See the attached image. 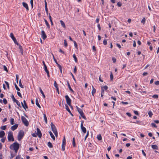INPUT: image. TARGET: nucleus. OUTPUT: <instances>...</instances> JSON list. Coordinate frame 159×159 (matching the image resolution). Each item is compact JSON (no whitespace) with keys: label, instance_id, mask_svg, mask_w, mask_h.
<instances>
[{"label":"nucleus","instance_id":"a18cd8bd","mask_svg":"<svg viewBox=\"0 0 159 159\" xmlns=\"http://www.w3.org/2000/svg\"><path fill=\"white\" fill-rule=\"evenodd\" d=\"M64 44L65 47H66L67 46V43L66 39L64 40Z\"/></svg>","mask_w":159,"mask_h":159},{"label":"nucleus","instance_id":"0e129e2a","mask_svg":"<svg viewBox=\"0 0 159 159\" xmlns=\"http://www.w3.org/2000/svg\"><path fill=\"white\" fill-rule=\"evenodd\" d=\"M148 73L147 72H144L143 73V76H145L146 75H148Z\"/></svg>","mask_w":159,"mask_h":159},{"label":"nucleus","instance_id":"13d9d810","mask_svg":"<svg viewBox=\"0 0 159 159\" xmlns=\"http://www.w3.org/2000/svg\"><path fill=\"white\" fill-rule=\"evenodd\" d=\"M154 83L156 85H159V81H155Z\"/></svg>","mask_w":159,"mask_h":159},{"label":"nucleus","instance_id":"2eb2a0df","mask_svg":"<svg viewBox=\"0 0 159 159\" xmlns=\"http://www.w3.org/2000/svg\"><path fill=\"white\" fill-rule=\"evenodd\" d=\"M5 135V133L3 131H0V138H2Z\"/></svg>","mask_w":159,"mask_h":159},{"label":"nucleus","instance_id":"3c124183","mask_svg":"<svg viewBox=\"0 0 159 159\" xmlns=\"http://www.w3.org/2000/svg\"><path fill=\"white\" fill-rule=\"evenodd\" d=\"M151 125L152 126V127H153L156 128L157 127V126L154 123H152L151 124Z\"/></svg>","mask_w":159,"mask_h":159},{"label":"nucleus","instance_id":"9b49d317","mask_svg":"<svg viewBox=\"0 0 159 159\" xmlns=\"http://www.w3.org/2000/svg\"><path fill=\"white\" fill-rule=\"evenodd\" d=\"M22 4L23 6L24 7H25L27 11L29 10V7H28V5L26 3L24 2H23L22 3Z\"/></svg>","mask_w":159,"mask_h":159},{"label":"nucleus","instance_id":"5701e85b","mask_svg":"<svg viewBox=\"0 0 159 159\" xmlns=\"http://www.w3.org/2000/svg\"><path fill=\"white\" fill-rule=\"evenodd\" d=\"M97 139L99 140H102V137L101 134H99L98 135H97Z\"/></svg>","mask_w":159,"mask_h":159},{"label":"nucleus","instance_id":"f3484780","mask_svg":"<svg viewBox=\"0 0 159 159\" xmlns=\"http://www.w3.org/2000/svg\"><path fill=\"white\" fill-rule=\"evenodd\" d=\"M67 85H68V88L69 89V90L71 92H74V91L73 90L71 89V87H70V85L69 82V81H67Z\"/></svg>","mask_w":159,"mask_h":159},{"label":"nucleus","instance_id":"2f4dec72","mask_svg":"<svg viewBox=\"0 0 159 159\" xmlns=\"http://www.w3.org/2000/svg\"><path fill=\"white\" fill-rule=\"evenodd\" d=\"M23 104H24V107H25V108H26H26H28V106L26 104V103L25 101V100H24V101H23Z\"/></svg>","mask_w":159,"mask_h":159},{"label":"nucleus","instance_id":"69168bd1","mask_svg":"<svg viewBox=\"0 0 159 159\" xmlns=\"http://www.w3.org/2000/svg\"><path fill=\"white\" fill-rule=\"evenodd\" d=\"M116 45L119 48H121L120 45L119 43H116Z\"/></svg>","mask_w":159,"mask_h":159},{"label":"nucleus","instance_id":"bb28decb","mask_svg":"<svg viewBox=\"0 0 159 159\" xmlns=\"http://www.w3.org/2000/svg\"><path fill=\"white\" fill-rule=\"evenodd\" d=\"M54 85L55 86V87L58 90V87L57 85V83L56 81H54Z\"/></svg>","mask_w":159,"mask_h":159},{"label":"nucleus","instance_id":"de8ad7c7","mask_svg":"<svg viewBox=\"0 0 159 159\" xmlns=\"http://www.w3.org/2000/svg\"><path fill=\"white\" fill-rule=\"evenodd\" d=\"M5 83L6 84V85H7L8 89H9V84L6 81H5Z\"/></svg>","mask_w":159,"mask_h":159},{"label":"nucleus","instance_id":"a19ab883","mask_svg":"<svg viewBox=\"0 0 159 159\" xmlns=\"http://www.w3.org/2000/svg\"><path fill=\"white\" fill-rule=\"evenodd\" d=\"M104 90L103 89H101V97H103V94H104Z\"/></svg>","mask_w":159,"mask_h":159},{"label":"nucleus","instance_id":"6e6552de","mask_svg":"<svg viewBox=\"0 0 159 159\" xmlns=\"http://www.w3.org/2000/svg\"><path fill=\"white\" fill-rule=\"evenodd\" d=\"M65 98L66 99V102L70 106V104H71V100L69 97L68 95L65 96Z\"/></svg>","mask_w":159,"mask_h":159},{"label":"nucleus","instance_id":"e2e57ef3","mask_svg":"<svg viewBox=\"0 0 159 159\" xmlns=\"http://www.w3.org/2000/svg\"><path fill=\"white\" fill-rule=\"evenodd\" d=\"M126 114L129 117H130L131 116V115L130 113L127 112Z\"/></svg>","mask_w":159,"mask_h":159},{"label":"nucleus","instance_id":"4be33fe9","mask_svg":"<svg viewBox=\"0 0 159 159\" xmlns=\"http://www.w3.org/2000/svg\"><path fill=\"white\" fill-rule=\"evenodd\" d=\"M43 115L44 119V120L45 122L46 123H47V118L45 114H43Z\"/></svg>","mask_w":159,"mask_h":159},{"label":"nucleus","instance_id":"864d4df0","mask_svg":"<svg viewBox=\"0 0 159 159\" xmlns=\"http://www.w3.org/2000/svg\"><path fill=\"white\" fill-rule=\"evenodd\" d=\"M17 94L20 97L22 98V96L20 93L19 92H17Z\"/></svg>","mask_w":159,"mask_h":159},{"label":"nucleus","instance_id":"f257e3e1","mask_svg":"<svg viewBox=\"0 0 159 159\" xmlns=\"http://www.w3.org/2000/svg\"><path fill=\"white\" fill-rule=\"evenodd\" d=\"M19 144L17 142H16L11 145L10 148L11 149L14 150L15 152L16 153L19 149Z\"/></svg>","mask_w":159,"mask_h":159},{"label":"nucleus","instance_id":"09e8293b","mask_svg":"<svg viewBox=\"0 0 159 159\" xmlns=\"http://www.w3.org/2000/svg\"><path fill=\"white\" fill-rule=\"evenodd\" d=\"M3 102L5 104H6L7 103V101L5 98L3 99Z\"/></svg>","mask_w":159,"mask_h":159},{"label":"nucleus","instance_id":"c9c22d12","mask_svg":"<svg viewBox=\"0 0 159 159\" xmlns=\"http://www.w3.org/2000/svg\"><path fill=\"white\" fill-rule=\"evenodd\" d=\"M148 114L149 116L150 117H151L152 115H153L152 113L150 111L148 112Z\"/></svg>","mask_w":159,"mask_h":159},{"label":"nucleus","instance_id":"c03bdc74","mask_svg":"<svg viewBox=\"0 0 159 159\" xmlns=\"http://www.w3.org/2000/svg\"><path fill=\"white\" fill-rule=\"evenodd\" d=\"M107 43V41L106 39H104L103 41V44L104 45H106Z\"/></svg>","mask_w":159,"mask_h":159},{"label":"nucleus","instance_id":"bf43d9fd","mask_svg":"<svg viewBox=\"0 0 159 159\" xmlns=\"http://www.w3.org/2000/svg\"><path fill=\"white\" fill-rule=\"evenodd\" d=\"M142 153L143 154V155H144V156L145 157H146V153H145V152H144V150H142Z\"/></svg>","mask_w":159,"mask_h":159},{"label":"nucleus","instance_id":"7ed1b4c3","mask_svg":"<svg viewBox=\"0 0 159 159\" xmlns=\"http://www.w3.org/2000/svg\"><path fill=\"white\" fill-rule=\"evenodd\" d=\"M8 139L9 141H13L14 138L13 135V133L11 131H9L8 134Z\"/></svg>","mask_w":159,"mask_h":159},{"label":"nucleus","instance_id":"774afa93","mask_svg":"<svg viewBox=\"0 0 159 159\" xmlns=\"http://www.w3.org/2000/svg\"><path fill=\"white\" fill-rule=\"evenodd\" d=\"M1 141L2 142V143H4L5 142V138H2L1 139Z\"/></svg>","mask_w":159,"mask_h":159},{"label":"nucleus","instance_id":"338daca9","mask_svg":"<svg viewBox=\"0 0 159 159\" xmlns=\"http://www.w3.org/2000/svg\"><path fill=\"white\" fill-rule=\"evenodd\" d=\"M117 5L119 7H120L121 6L122 4L119 2H118L117 3Z\"/></svg>","mask_w":159,"mask_h":159},{"label":"nucleus","instance_id":"c756f323","mask_svg":"<svg viewBox=\"0 0 159 159\" xmlns=\"http://www.w3.org/2000/svg\"><path fill=\"white\" fill-rule=\"evenodd\" d=\"M10 124L11 125L14 124V119L13 118H11L10 120Z\"/></svg>","mask_w":159,"mask_h":159},{"label":"nucleus","instance_id":"f704fd0d","mask_svg":"<svg viewBox=\"0 0 159 159\" xmlns=\"http://www.w3.org/2000/svg\"><path fill=\"white\" fill-rule=\"evenodd\" d=\"M73 57L75 61L76 62L77 61V59L75 54H74L73 55Z\"/></svg>","mask_w":159,"mask_h":159},{"label":"nucleus","instance_id":"ddd939ff","mask_svg":"<svg viewBox=\"0 0 159 159\" xmlns=\"http://www.w3.org/2000/svg\"><path fill=\"white\" fill-rule=\"evenodd\" d=\"M66 107V110L72 116L73 115L71 113L70 110L68 106L66 104H65V105Z\"/></svg>","mask_w":159,"mask_h":159},{"label":"nucleus","instance_id":"603ef678","mask_svg":"<svg viewBox=\"0 0 159 159\" xmlns=\"http://www.w3.org/2000/svg\"><path fill=\"white\" fill-rule=\"evenodd\" d=\"M74 43V46L75 47L77 48V43H76V42L75 41H73Z\"/></svg>","mask_w":159,"mask_h":159},{"label":"nucleus","instance_id":"423d86ee","mask_svg":"<svg viewBox=\"0 0 159 159\" xmlns=\"http://www.w3.org/2000/svg\"><path fill=\"white\" fill-rule=\"evenodd\" d=\"M22 122L26 126H28L29 125V123L26 118L24 116H22L21 117Z\"/></svg>","mask_w":159,"mask_h":159},{"label":"nucleus","instance_id":"c85d7f7f","mask_svg":"<svg viewBox=\"0 0 159 159\" xmlns=\"http://www.w3.org/2000/svg\"><path fill=\"white\" fill-rule=\"evenodd\" d=\"M48 147L50 148H52L53 147V146L52 143L50 142H48Z\"/></svg>","mask_w":159,"mask_h":159},{"label":"nucleus","instance_id":"39448f33","mask_svg":"<svg viewBox=\"0 0 159 159\" xmlns=\"http://www.w3.org/2000/svg\"><path fill=\"white\" fill-rule=\"evenodd\" d=\"M42 63H43V64L44 66V70L47 73V76L48 77H50L49 73V71L48 70L47 67L46 66L45 64V63L44 61H43Z\"/></svg>","mask_w":159,"mask_h":159},{"label":"nucleus","instance_id":"a211bd4d","mask_svg":"<svg viewBox=\"0 0 159 159\" xmlns=\"http://www.w3.org/2000/svg\"><path fill=\"white\" fill-rule=\"evenodd\" d=\"M10 36L11 37V38L13 40H13L16 41V39L14 36L13 34L12 33H10Z\"/></svg>","mask_w":159,"mask_h":159},{"label":"nucleus","instance_id":"ea45409f","mask_svg":"<svg viewBox=\"0 0 159 159\" xmlns=\"http://www.w3.org/2000/svg\"><path fill=\"white\" fill-rule=\"evenodd\" d=\"M19 107H21L20 102L17 100L15 102Z\"/></svg>","mask_w":159,"mask_h":159},{"label":"nucleus","instance_id":"6e6d98bb","mask_svg":"<svg viewBox=\"0 0 159 159\" xmlns=\"http://www.w3.org/2000/svg\"><path fill=\"white\" fill-rule=\"evenodd\" d=\"M62 150L64 151L65 150V145H61Z\"/></svg>","mask_w":159,"mask_h":159},{"label":"nucleus","instance_id":"9d476101","mask_svg":"<svg viewBox=\"0 0 159 159\" xmlns=\"http://www.w3.org/2000/svg\"><path fill=\"white\" fill-rule=\"evenodd\" d=\"M18 126V124H15L14 125L12 126L11 127V129L12 131H14L16 129H17Z\"/></svg>","mask_w":159,"mask_h":159},{"label":"nucleus","instance_id":"49530a36","mask_svg":"<svg viewBox=\"0 0 159 159\" xmlns=\"http://www.w3.org/2000/svg\"><path fill=\"white\" fill-rule=\"evenodd\" d=\"M158 96L157 94H155L152 96V97L155 98H158Z\"/></svg>","mask_w":159,"mask_h":159},{"label":"nucleus","instance_id":"f03ea898","mask_svg":"<svg viewBox=\"0 0 159 159\" xmlns=\"http://www.w3.org/2000/svg\"><path fill=\"white\" fill-rule=\"evenodd\" d=\"M51 126L52 131L54 133L56 137H57V136L58 133L55 126L52 122H51Z\"/></svg>","mask_w":159,"mask_h":159},{"label":"nucleus","instance_id":"37998d69","mask_svg":"<svg viewBox=\"0 0 159 159\" xmlns=\"http://www.w3.org/2000/svg\"><path fill=\"white\" fill-rule=\"evenodd\" d=\"M6 125L2 126L1 127V129L3 130H5L6 129Z\"/></svg>","mask_w":159,"mask_h":159},{"label":"nucleus","instance_id":"72a5a7b5","mask_svg":"<svg viewBox=\"0 0 159 159\" xmlns=\"http://www.w3.org/2000/svg\"><path fill=\"white\" fill-rule=\"evenodd\" d=\"M145 21H146V19L145 17H144L142 19V20L141 21V23L143 25L145 24Z\"/></svg>","mask_w":159,"mask_h":159},{"label":"nucleus","instance_id":"393cba45","mask_svg":"<svg viewBox=\"0 0 159 159\" xmlns=\"http://www.w3.org/2000/svg\"><path fill=\"white\" fill-rule=\"evenodd\" d=\"M40 93L42 95L43 98H45V95L44 94L43 92V91L41 89H40Z\"/></svg>","mask_w":159,"mask_h":159},{"label":"nucleus","instance_id":"aec40b11","mask_svg":"<svg viewBox=\"0 0 159 159\" xmlns=\"http://www.w3.org/2000/svg\"><path fill=\"white\" fill-rule=\"evenodd\" d=\"M151 147L153 149H158V147L156 145H152Z\"/></svg>","mask_w":159,"mask_h":159},{"label":"nucleus","instance_id":"20e7f679","mask_svg":"<svg viewBox=\"0 0 159 159\" xmlns=\"http://www.w3.org/2000/svg\"><path fill=\"white\" fill-rule=\"evenodd\" d=\"M24 135V132L22 130H20L18 135V139L20 141L23 138Z\"/></svg>","mask_w":159,"mask_h":159},{"label":"nucleus","instance_id":"79ce46f5","mask_svg":"<svg viewBox=\"0 0 159 159\" xmlns=\"http://www.w3.org/2000/svg\"><path fill=\"white\" fill-rule=\"evenodd\" d=\"M49 19H50V22H51V25H53V22H52V19L51 16H49Z\"/></svg>","mask_w":159,"mask_h":159},{"label":"nucleus","instance_id":"cd10ccee","mask_svg":"<svg viewBox=\"0 0 159 159\" xmlns=\"http://www.w3.org/2000/svg\"><path fill=\"white\" fill-rule=\"evenodd\" d=\"M35 102H36V104L37 105V106L39 107L40 108V105L39 104L38 99L37 98L36 99Z\"/></svg>","mask_w":159,"mask_h":159},{"label":"nucleus","instance_id":"4c0bfd02","mask_svg":"<svg viewBox=\"0 0 159 159\" xmlns=\"http://www.w3.org/2000/svg\"><path fill=\"white\" fill-rule=\"evenodd\" d=\"M103 89L104 90H107L108 89V87L107 86L105 85L103 87H101V89Z\"/></svg>","mask_w":159,"mask_h":159},{"label":"nucleus","instance_id":"dca6fc26","mask_svg":"<svg viewBox=\"0 0 159 159\" xmlns=\"http://www.w3.org/2000/svg\"><path fill=\"white\" fill-rule=\"evenodd\" d=\"M92 94L93 96H94V93L96 92V89L94 88L93 86H92Z\"/></svg>","mask_w":159,"mask_h":159},{"label":"nucleus","instance_id":"a878e982","mask_svg":"<svg viewBox=\"0 0 159 159\" xmlns=\"http://www.w3.org/2000/svg\"><path fill=\"white\" fill-rule=\"evenodd\" d=\"M19 49L20 50V52L22 54H23V51L22 46L21 45H19Z\"/></svg>","mask_w":159,"mask_h":159},{"label":"nucleus","instance_id":"5fc2aeb1","mask_svg":"<svg viewBox=\"0 0 159 159\" xmlns=\"http://www.w3.org/2000/svg\"><path fill=\"white\" fill-rule=\"evenodd\" d=\"M110 79L111 80H112L113 79V75H112V72H111V74H110Z\"/></svg>","mask_w":159,"mask_h":159},{"label":"nucleus","instance_id":"0eeeda50","mask_svg":"<svg viewBox=\"0 0 159 159\" xmlns=\"http://www.w3.org/2000/svg\"><path fill=\"white\" fill-rule=\"evenodd\" d=\"M37 133L35 132V133L32 134V135L34 137H36L38 136L40 138V129L39 128H37Z\"/></svg>","mask_w":159,"mask_h":159},{"label":"nucleus","instance_id":"6ab92c4d","mask_svg":"<svg viewBox=\"0 0 159 159\" xmlns=\"http://www.w3.org/2000/svg\"><path fill=\"white\" fill-rule=\"evenodd\" d=\"M49 134L51 137L52 138V139L54 140H55V137L54 136V135H53L52 133L50 131L49 132Z\"/></svg>","mask_w":159,"mask_h":159},{"label":"nucleus","instance_id":"4d7b16f0","mask_svg":"<svg viewBox=\"0 0 159 159\" xmlns=\"http://www.w3.org/2000/svg\"><path fill=\"white\" fill-rule=\"evenodd\" d=\"M16 83H18V75H16Z\"/></svg>","mask_w":159,"mask_h":159},{"label":"nucleus","instance_id":"1a4fd4ad","mask_svg":"<svg viewBox=\"0 0 159 159\" xmlns=\"http://www.w3.org/2000/svg\"><path fill=\"white\" fill-rule=\"evenodd\" d=\"M41 35L42 38L44 40L47 37V35L43 30L42 31Z\"/></svg>","mask_w":159,"mask_h":159},{"label":"nucleus","instance_id":"b1692460","mask_svg":"<svg viewBox=\"0 0 159 159\" xmlns=\"http://www.w3.org/2000/svg\"><path fill=\"white\" fill-rule=\"evenodd\" d=\"M72 145H73V146L74 147H75L76 144H75V138H73V141H72Z\"/></svg>","mask_w":159,"mask_h":159},{"label":"nucleus","instance_id":"4468645a","mask_svg":"<svg viewBox=\"0 0 159 159\" xmlns=\"http://www.w3.org/2000/svg\"><path fill=\"white\" fill-rule=\"evenodd\" d=\"M80 127L82 131L84 134H85L86 132V128L84 126H80Z\"/></svg>","mask_w":159,"mask_h":159},{"label":"nucleus","instance_id":"8fccbe9b","mask_svg":"<svg viewBox=\"0 0 159 159\" xmlns=\"http://www.w3.org/2000/svg\"><path fill=\"white\" fill-rule=\"evenodd\" d=\"M33 0H30V3L31 6V7L32 8H33Z\"/></svg>","mask_w":159,"mask_h":159},{"label":"nucleus","instance_id":"473e14b6","mask_svg":"<svg viewBox=\"0 0 159 159\" xmlns=\"http://www.w3.org/2000/svg\"><path fill=\"white\" fill-rule=\"evenodd\" d=\"M19 86L22 88H24V87L23 86V85H22V83H21V80H19Z\"/></svg>","mask_w":159,"mask_h":159},{"label":"nucleus","instance_id":"412c9836","mask_svg":"<svg viewBox=\"0 0 159 159\" xmlns=\"http://www.w3.org/2000/svg\"><path fill=\"white\" fill-rule=\"evenodd\" d=\"M60 23H61V26L64 28H66V26H65V24L64 23V22L62 20H61L60 21Z\"/></svg>","mask_w":159,"mask_h":159},{"label":"nucleus","instance_id":"e433bc0d","mask_svg":"<svg viewBox=\"0 0 159 159\" xmlns=\"http://www.w3.org/2000/svg\"><path fill=\"white\" fill-rule=\"evenodd\" d=\"M45 24H46V25L49 28H50V25H49V24H48V23L47 21L46 20H45Z\"/></svg>","mask_w":159,"mask_h":159},{"label":"nucleus","instance_id":"052dcab7","mask_svg":"<svg viewBox=\"0 0 159 159\" xmlns=\"http://www.w3.org/2000/svg\"><path fill=\"white\" fill-rule=\"evenodd\" d=\"M77 71V69L76 66H75L74 69V73H76Z\"/></svg>","mask_w":159,"mask_h":159},{"label":"nucleus","instance_id":"7c9ffc66","mask_svg":"<svg viewBox=\"0 0 159 159\" xmlns=\"http://www.w3.org/2000/svg\"><path fill=\"white\" fill-rule=\"evenodd\" d=\"M11 98L13 100V101L14 102H15L17 100H16V99L13 95V94H12L11 96Z\"/></svg>","mask_w":159,"mask_h":159},{"label":"nucleus","instance_id":"f8f14e48","mask_svg":"<svg viewBox=\"0 0 159 159\" xmlns=\"http://www.w3.org/2000/svg\"><path fill=\"white\" fill-rule=\"evenodd\" d=\"M77 109L78 112H79V113L80 114V115H82L84 114L83 111L81 109L77 107Z\"/></svg>","mask_w":159,"mask_h":159},{"label":"nucleus","instance_id":"680f3d73","mask_svg":"<svg viewBox=\"0 0 159 159\" xmlns=\"http://www.w3.org/2000/svg\"><path fill=\"white\" fill-rule=\"evenodd\" d=\"M112 60L113 62L114 63H115L116 61V59L115 58H114V57L112 58Z\"/></svg>","mask_w":159,"mask_h":159},{"label":"nucleus","instance_id":"58836bf2","mask_svg":"<svg viewBox=\"0 0 159 159\" xmlns=\"http://www.w3.org/2000/svg\"><path fill=\"white\" fill-rule=\"evenodd\" d=\"M14 85L17 91H20V89L18 88V87L17 86V85L16 83H15Z\"/></svg>","mask_w":159,"mask_h":159}]
</instances>
